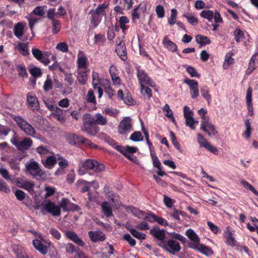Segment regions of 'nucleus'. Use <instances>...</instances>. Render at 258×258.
Returning a JSON list of instances; mask_svg holds the SVG:
<instances>
[{"label":"nucleus","instance_id":"obj_60","mask_svg":"<svg viewBox=\"0 0 258 258\" xmlns=\"http://www.w3.org/2000/svg\"><path fill=\"white\" fill-rule=\"evenodd\" d=\"M30 74L34 77H38L41 76L42 72L39 68L34 67L29 70Z\"/></svg>","mask_w":258,"mask_h":258},{"label":"nucleus","instance_id":"obj_62","mask_svg":"<svg viewBox=\"0 0 258 258\" xmlns=\"http://www.w3.org/2000/svg\"><path fill=\"white\" fill-rule=\"evenodd\" d=\"M171 14L170 19L168 20V23L170 25H173L176 23V17H177V11L174 9H172L171 10Z\"/></svg>","mask_w":258,"mask_h":258},{"label":"nucleus","instance_id":"obj_47","mask_svg":"<svg viewBox=\"0 0 258 258\" xmlns=\"http://www.w3.org/2000/svg\"><path fill=\"white\" fill-rule=\"evenodd\" d=\"M103 190L106 197L110 199L112 203H114V198L115 195L110 190L109 187L108 185H106L103 188Z\"/></svg>","mask_w":258,"mask_h":258},{"label":"nucleus","instance_id":"obj_63","mask_svg":"<svg viewBox=\"0 0 258 258\" xmlns=\"http://www.w3.org/2000/svg\"><path fill=\"white\" fill-rule=\"evenodd\" d=\"M156 13L159 18H162L165 16V10L162 6L158 5L155 9Z\"/></svg>","mask_w":258,"mask_h":258},{"label":"nucleus","instance_id":"obj_30","mask_svg":"<svg viewBox=\"0 0 258 258\" xmlns=\"http://www.w3.org/2000/svg\"><path fill=\"white\" fill-rule=\"evenodd\" d=\"M101 207L105 216L109 218L113 216L112 207L108 202H103Z\"/></svg>","mask_w":258,"mask_h":258},{"label":"nucleus","instance_id":"obj_24","mask_svg":"<svg viewBox=\"0 0 258 258\" xmlns=\"http://www.w3.org/2000/svg\"><path fill=\"white\" fill-rule=\"evenodd\" d=\"M151 156L152 157L154 167L157 168L158 169L157 172V174L161 176H163L165 175H166L165 172L162 170L161 163L159 160L158 159L157 156L152 152L151 153Z\"/></svg>","mask_w":258,"mask_h":258},{"label":"nucleus","instance_id":"obj_26","mask_svg":"<svg viewBox=\"0 0 258 258\" xmlns=\"http://www.w3.org/2000/svg\"><path fill=\"white\" fill-rule=\"evenodd\" d=\"M89 70H77V78L78 81L82 85L86 84L87 80V74Z\"/></svg>","mask_w":258,"mask_h":258},{"label":"nucleus","instance_id":"obj_46","mask_svg":"<svg viewBox=\"0 0 258 258\" xmlns=\"http://www.w3.org/2000/svg\"><path fill=\"white\" fill-rule=\"evenodd\" d=\"M234 62V59L231 57V54L230 53L227 54L225 56V59L223 64V67L224 69L228 68L230 65L233 63Z\"/></svg>","mask_w":258,"mask_h":258},{"label":"nucleus","instance_id":"obj_20","mask_svg":"<svg viewBox=\"0 0 258 258\" xmlns=\"http://www.w3.org/2000/svg\"><path fill=\"white\" fill-rule=\"evenodd\" d=\"M115 51L121 59L124 61L127 59V51L123 42L119 41V43L117 44Z\"/></svg>","mask_w":258,"mask_h":258},{"label":"nucleus","instance_id":"obj_8","mask_svg":"<svg viewBox=\"0 0 258 258\" xmlns=\"http://www.w3.org/2000/svg\"><path fill=\"white\" fill-rule=\"evenodd\" d=\"M25 26L26 23L19 22L14 25L13 28V33L15 37L22 41H25L28 39V36L25 35Z\"/></svg>","mask_w":258,"mask_h":258},{"label":"nucleus","instance_id":"obj_28","mask_svg":"<svg viewBox=\"0 0 258 258\" xmlns=\"http://www.w3.org/2000/svg\"><path fill=\"white\" fill-rule=\"evenodd\" d=\"M66 235L68 238L74 241L75 243L79 246H83L84 243L82 239H81L78 235L73 231L68 230L66 232Z\"/></svg>","mask_w":258,"mask_h":258},{"label":"nucleus","instance_id":"obj_61","mask_svg":"<svg viewBox=\"0 0 258 258\" xmlns=\"http://www.w3.org/2000/svg\"><path fill=\"white\" fill-rule=\"evenodd\" d=\"M186 71L191 77L200 78V75L198 73L196 70L192 67L188 66L186 68Z\"/></svg>","mask_w":258,"mask_h":258},{"label":"nucleus","instance_id":"obj_21","mask_svg":"<svg viewBox=\"0 0 258 258\" xmlns=\"http://www.w3.org/2000/svg\"><path fill=\"white\" fill-rule=\"evenodd\" d=\"M88 235L90 239L94 242L103 241L105 239V234L100 231H90Z\"/></svg>","mask_w":258,"mask_h":258},{"label":"nucleus","instance_id":"obj_54","mask_svg":"<svg viewBox=\"0 0 258 258\" xmlns=\"http://www.w3.org/2000/svg\"><path fill=\"white\" fill-rule=\"evenodd\" d=\"M141 92L143 96H147L148 98H150L152 96L151 89L145 85L141 86Z\"/></svg>","mask_w":258,"mask_h":258},{"label":"nucleus","instance_id":"obj_10","mask_svg":"<svg viewBox=\"0 0 258 258\" xmlns=\"http://www.w3.org/2000/svg\"><path fill=\"white\" fill-rule=\"evenodd\" d=\"M33 245L40 253L44 255L47 253L51 243L44 240L34 239L33 240Z\"/></svg>","mask_w":258,"mask_h":258},{"label":"nucleus","instance_id":"obj_56","mask_svg":"<svg viewBox=\"0 0 258 258\" xmlns=\"http://www.w3.org/2000/svg\"><path fill=\"white\" fill-rule=\"evenodd\" d=\"M17 70L19 72V75L22 77H27L28 74L25 67L23 64H20L17 66Z\"/></svg>","mask_w":258,"mask_h":258},{"label":"nucleus","instance_id":"obj_55","mask_svg":"<svg viewBox=\"0 0 258 258\" xmlns=\"http://www.w3.org/2000/svg\"><path fill=\"white\" fill-rule=\"evenodd\" d=\"M52 24V33L53 34H57L61 29V24L59 20H53Z\"/></svg>","mask_w":258,"mask_h":258},{"label":"nucleus","instance_id":"obj_43","mask_svg":"<svg viewBox=\"0 0 258 258\" xmlns=\"http://www.w3.org/2000/svg\"><path fill=\"white\" fill-rule=\"evenodd\" d=\"M107 6L105 4L99 5L95 10H92L91 11L95 13L102 16L105 15L104 11L107 8Z\"/></svg>","mask_w":258,"mask_h":258},{"label":"nucleus","instance_id":"obj_11","mask_svg":"<svg viewBox=\"0 0 258 258\" xmlns=\"http://www.w3.org/2000/svg\"><path fill=\"white\" fill-rule=\"evenodd\" d=\"M88 59L82 50H79L77 55V70H89L88 69Z\"/></svg>","mask_w":258,"mask_h":258},{"label":"nucleus","instance_id":"obj_42","mask_svg":"<svg viewBox=\"0 0 258 258\" xmlns=\"http://www.w3.org/2000/svg\"><path fill=\"white\" fill-rule=\"evenodd\" d=\"M129 22L128 18L126 16H121L119 18L118 23L123 32L127 29L125 24H128Z\"/></svg>","mask_w":258,"mask_h":258},{"label":"nucleus","instance_id":"obj_49","mask_svg":"<svg viewBox=\"0 0 258 258\" xmlns=\"http://www.w3.org/2000/svg\"><path fill=\"white\" fill-rule=\"evenodd\" d=\"M226 238V243L227 244L230 246H235L236 244V241L233 236L232 233L229 231L225 236Z\"/></svg>","mask_w":258,"mask_h":258},{"label":"nucleus","instance_id":"obj_34","mask_svg":"<svg viewBox=\"0 0 258 258\" xmlns=\"http://www.w3.org/2000/svg\"><path fill=\"white\" fill-rule=\"evenodd\" d=\"M139 214L144 216V219L150 222L153 223L156 221L157 216L153 213H146L144 211H139Z\"/></svg>","mask_w":258,"mask_h":258},{"label":"nucleus","instance_id":"obj_12","mask_svg":"<svg viewBox=\"0 0 258 258\" xmlns=\"http://www.w3.org/2000/svg\"><path fill=\"white\" fill-rule=\"evenodd\" d=\"M108 143L111 145H114V148L124 155H126V154H133L138 151V148L137 147H130L128 146L123 147L120 145H116L115 142L113 140L109 139Z\"/></svg>","mask_w":258,"mask_h":258},{"label":"nucleus","instance_id":"obj_9","mask_svg":"<svg viewBox=\"0 0 258 258\" xmlns=\"http://www.w3.org/2000/svg\"><path fill=\"white\" fill-rule=\"evenodd\" d=\"M26 168L30 174L34 177L40 175L42 173L39 165L33 159L26 164Z\"/></svg>","mask_w":258,"mask_h":258},{"label":"nucleus","instance_id":"obj_48","mask_svg":"<svg viewBox=\"0 0 258 258\" xmlns=\"http://www.w3.org/2000/svg\"><path fill=\"white\" fill-rule=\"evenodd\" d=\"M185 119L186 125L190 127L191 129L194 130L196 128L195 124H198V121L195 120L192 116L186 117Z\"/></svg>","mask_w":258,"mask_h":258},{"label":"nucleus","instance_id":"obj_38","mask_svg":"<svg viewBox=\"0 0 258 258\" xmlns=\"http://www.w3.org/2000/svg\"><path fill=\"white\" fill-rule=\"evenodd\" d=\"M57 160H58V164L60 168L56 171L55 174H58L60 170H63L69 165L68 161L64 158L62 157H58Z\"/></svg>","mask_w":258,"mask_h":258},{"label":"nucleus","instance_id":"obj_3","mask_svg":"<svg viewBox=\"0 0 258 258\" xmlns=\"http://www.w3.org/2000/svg\"><path fill=\"white\" fill-rule=\"evenodd\" d=\"M11 142L18 150L22 151L29 149L33 143L32 140L29 138H25L22 141H19L16 132H14L13 137L11 139Z\"/></svg>","mask_w":258,"mask_h":258},{"label":"nucleus","instance_id":"obj_31","mask_svg":"<svg viewBox=\"0 0 258 258\" xmlns=\"http://www.w3.org/2000/svg\"><path fill=\"white\" fill-rule=\"evenodd\" d=\"M194 249L200 251L207 256H210L213 254V251L210 247L201 243Z\"/></svg>","mask_w":258,"mask_h":258},{"label":"nucleus","instance_id":"obj_33","mask_svg":"<svg viewBox=\"0 0 258 258\" xmlns=\"http://www.w3.org/2000/svg\"><path fill=\"white\" fill-rule=\"evenodd\" d=\"M89 14L91 15L90 20L91 24L94 28L97 27L101 21V16L97 15L92 11L89 12Z\"/></svg>","mask_w":258,"mask_h":258},{"label":"nucleus","instance_id":"obj_37","mask_svg":"<svg viewBox=\"0 0 258 258\" xmlns=\"http://www.w3.org/2000/svg\"><path fill=\"white\" fill-rule=\"evenodd\" d=\"M17 48L23 55H27L29 54L28 43H24L20 42L18 43Z\"/></svg>","mask_w":258,"mask_h":258},{"label":"nucleus","instance_id":"obj_39","mask_svg":"<svg viewBox=\"0 0 258 258\" xmlns=\"http://www.w3.org/2000/svg\"><path fill=\"white\" fill-rule=\"evenodd\" d=\"M127 229L131 232L132 235L137 239L143 240L145 239L146 237L145 234L140 232L134 228H127Z\"/></svg>","mask_w":258,"mask_h":258},{"label":"nucleus","instance_id":"obj_1","mask_svg":"<svg viewBox=\"0 0 258 258\" xmlns=\"http://www.w3.org/2000/svg\"><path fill=\"white\" fill-rule=\"evenodd\" d=\"M83 125L82 131L89 135L96 136L99 131V127L95 123V118L90 114H85L83 116Z\"/></svg>","mask_w":258,"mask_h":258},{"label":"nucleus","instance_id":"obj_44","mask_svg":"<svg viewBox=\"0 0 258 258\" xmlns=\"http://www.w3.org/2000/svg\"><path fill=\"white\" fill-rule=\"evenodd\" d=\"M95 123L97 124L104 125L107 123V119L102 116L100 113L96 114V118H95Z\"/></svg>","mask_w":258,"mask_h":258},{"label":"nucleus","instance_id":"obj_16","mask_svg":"<svg viewBox=\"0 0 258 258\" xmlns=\"http://www.w3.org/2000/svg\"><path fill=\"white\" fill-rule=\"evenodd\" d=\"M132 119L129 117H124L119 123L118 126L119 134L123 135L130 131L132 128Z\"/></svg>","mask_w":258,"mask_h":258},{"label":"nucleus","instance_id":"obj_32","mask_svg":"<svg viewBox=\"0 0 258 258\" xmlns=\"http://www.w3.org/2000/svg\"><path fill=\"white\" fill-rule=\"evenodd\" d=\"M56 158L54 156L48 157L45 160H42V163L46 168L51 169L56 163Z\"/></svg>","mask_w":258,"mask_h":258},{"label":"nucleus","instance_id":"obj_22","mask_svg":"<svg viewBox=\"0 0 258 258\" xmlns=\"http://www.w3.org/2000/svg\"><path fill=\"white\" fill-rule=\"evenodd\" d=\"M27 102L29 105L33 108V110H38L39 108V103L35 94L30 92L27 95Z\"/></svg>","mask_w":258,"mask_h":258},{"label":"nucleus","instance_id":"obj_27","mask_svg":"<svg viewBox=\"0 0 258 258\" xmlns=\"http://www.w3.org/2000/svg\"><path fill=\"white\" fill-rule=\"evenodd\" d=\"M162 43L165 48L171 52H176L177 47L175 43L171 41L167 36H165L163 39Z\"/></svg>","mask_w":258,"mask_h":258},{"label":"nucleus","instance_id":"obj_59","mask_svg":"<svg viewBox=\"0 0 258 258\" xmlns=\"http://www.w3.org/2000/svg\"><path fill=\"white\" fill-rule=\"evenodd\" d=\"M47 17L51 20L52 21H53V20H56L54 18H57V16L54 8L49 9L47 11Z\"/></svg>","mask_w":258,"mask_h":258},{"label":"nucleus","instance_id":"obj_6","mask_svg":"<svg viewBox=\"0 0 258 258\" xmlns=\"http://www.w3.org/2000/svg\"><path fill=\"white\" fill-rule=\"evenodd\" d=\"M32 53L33 56L40 62L44 65H47L50 62L49 57L51 55L50 51L42 52L38 48H33L32 49Z\"/></svg>","mask_w":258,"mask_h":258},{"label":"nucleus","instance_id":"obj_51","mask_svg":"<svg viewBox=\"0 0 258 258\" xmlns=\"http://www.w3.org/2000/svg\"><path fill=\"white\" fill-rule=\"evenodd\" d=\"M170 136L172 144L180 153H181L182 150L181 149V147L178 143L175 134L173 132L171 131L170 132Z\"/></svg>","mask_w":258,"mask_h":258},{"label":"nucleus","instance_id":"obj_13","mask_svg":"<svg viewBox=\"0 0 258 258\" xmlns=\"http://www.w3.org/2000/svg\"><path fill=\"white\" fill-rule=\"evenodd\" d=\"M185 235L192 241L189 243L188 247L194 249L200 244V237L192 229H187L185 232Z\"/></svg>","mask_w":258,"mask_h":258},{"label":"nucleus","instance_id":"obj_58","mask_svg":"<svg viewBox=\"0 0 258 258\" xmlns=\"http://www.w3.org/2000/svg\"><path fill=\"white\" fill-rule=\"evenodd\" d=\"M52 80L47 76V79L44 83L43 89L45 92L48 91L52 88Z\"/></svg>","mask_w":258,"mask_h":258},{"label":"nucleus","instance_id":"obj_35","mask_svg":"<svg viewBox=\"0 0 258 258\" xmlns=\"http://www.w3.org/2000/svg\"><path fill=\"white\" fill-rule=\"evenodd\" d=\"M196 41L201 45H205L211 43V40L208 37L198 35L196 36Z\"/></svg>","mask_w":258,"mask_h":258},{"label":"nucleus","instance_id":"obj_17","mask_svg":"<svg viewBox=\"0 0 258 258\" xmlns=\"http://www.w3.org/2000/svg\"><path fill=\"white\" fill-rule=\"evenodd\" d=\"M201 130L207 133L209 136H215L217 134L215 126L210 121L209 119L206 120H202Z\"/></svg>","mask_w":258,"mask_h":258},{"label":"nucleus","instance_id":"obj_2","mask_svg":"<svg viewBox=\"0 0 258 258\" xmlns=\"http://www.w3.org/2000/svg\"><path fill=\"white\" fill-rule=\"evenodd\" d=\"M104 164L99 163L97 161L93 159L86 160L83 163L82 167L78 170V173L80 175L85 174L87 170H93L95 172L98 173L104 170Z\"/></svg>","mask_w":258,"mask_h":258},{"label":"nucleus","instance_id":"obj_40","mask_svg":"<svg viewBox=\"0 0 258 258\" xmlns=\"http://www.w3.org/2000/svg\"><path fill=\"white\" fill-rule=\"evenodd\" d=\"M200 16L207 19L209 21L212 22L213 19L214 13L212 11L204 10L201 12Z\"/></svg>","mask_w":258,"mask_h":258},{"label":"nucleus","instance_id":"obj_4","mask_svg":"<svg viewBox=\"0 0 258 258\" xmlns=\"http://www.w3.org/2000/svg\"><path fill=\"white\" fill-rule=\"evenodd\" d=\"M14 119L26 135L31 137H34L35 135L36 131L34 127L23 117L20 116H15Z\"/></svg>","mask_w":258,"mask_h":258},{"label":"nucleus","instance_id":"obj_29","mask_svg":"<svg viewBox=\"0 0 258 258\" xmlns=\"http://www.w3.org/2000/svg\"><path fill=\"white\" fill-rule=\"evenodd\" d=\"M109 74L111 77L113 84L115 85L119 84L120 80L118 76V70L115 66L112 65L110 67Z\"/></svg>","mask_w":258,"mask_h":258},{"label":"nucleus","instance_id":"obj_7","mask_svg":"<svg viewBox=\"0 0 258 258\" xmlns=\"http://www.w3.org/2000/svg\"><path fill=\"white\" fill-rule=\"evenodd\" d=\"M41 205L45 211L50 213L53 216L57 217L61 214L59 205H57L50 200L42 202Z\"/></svg>","mask_w":258,"mask_h":258},{"label":"nucleus","instance_id":"obj_23","mask_svg":"<svg viewBox=\"0 0 258 258\" xmlns=\"http://www.w3.org/2000/svg\"><path fill=\"white\" fill-rule=\"evenodd\" d=\"M150 233L158 239L160 242L165 241L164 238L165 237V232L164 230H161L157 226L154 227L150 231Z\"/></svg>","mask_w":258,"mask_h":258},{"label":"nucleus","instance_id":"obj_18","mask_svg":"<svg viewBox=\"0 0 258 258\" xmlns=\"http://www.w3.org/2000/svg\"><path fill=\"white\" fill-rule=\"evenodd\" d=\"M197 139L198 142L201 146L204 147L215 155L218 154L217 148L216 147L212 146L210 143H209L202 135L198 134Z\"/></svg>","mask_w":258,"mask_h":258},{"label":"nucleus","instance_id":"obj_5","mask_svg":"<svg viewBox=\"0 0 258 258\" xmlns=\"http://www.w3.org/2000/svg\"><path fill=\"white\" fill-rule=\"evenodd\" d=\"M158 245L172 254H174L181 249L179 243L173 239L159 242Z\"/></svg>","mask_w":258,"mask_h":258},{"label":"nucleus","instance_id":"obj_14","mask_svg":"<svg viewBox=\"0 0 258 258\" xmlns=\"http://www.w3.org/2000/svg\"><path fill=\"white\" fill-rule=\"evenodd\" d=\"M184 83L189 86L191 98L196 99L199 95L198 82L195 80L186 79L184 80Z\"/></svg>","mask_w":258,"mask_h":258},{"label":"nucleus","instance_id":"obj_50","mask_svg":"<svg viewBox=\"0 0 258 258\" xmlns=\"http://www.w3.org/2000/svg\"><path fill=\"white\" fill-rule=\"evenodd\" d=\"M92 85L94 89H95L97 86L100 84V80L99 77V74L96 72H92Z\"/></svg>","mask_w":258,"mask_h":258},{"label":"nucleus","instance_id":"obj_52","mask_svg":"<svg viewBox=\"0 0 258 258\" xmlns=\"http://www.w3.org/2000/svg\"><path fill=\"white\" fill-rule=\"evenodd\" d=\"M234 35L235 41L239 42L244 37V32L240 29H236L234 32Z\"/></svg>","mask_w":258,"mask_h":258},{"label":"nucleus","instance_id":"obj_36","mask_svg":"<svg viewBox=\"0 0 258 258\" xmlns=\"http://www.w3.org/2000/svg\"><path fill=\"white\" fill-rule=\"evenodd\" d=\"M86 101L88 103H91L94 105H96L97 104L96 97L94 95V93L92 89H89L87 92L86 95Z\"/></svg>","mask_w":258,"mask_h":258},{"label":"nucleus","instance_id":"obj_64","mask_svg":"<svg viewBox=\"0 0 258 258\" xmlns=\"http://www.w3.org/2000/svg\"><path fill=\"white\" fill-rule=\"evenodd\" d=\"M34 184L32 181H24L20 186L27 190L30 191L33 190Z\"/></svg>","mask_w":258,"mask_h":258},{"label":"nucleus","instance_id":"obj_53","mask_svg":"<svg viewBox=\"0 0 258 258\" xmlns=\"http://www.w3.org/2000/svg\"><path fill=\"white\" fill-rule=\"evenodd\" d=\"M56 49L63 53L68 52L69 51L68 45L64 42L58 43L56 46Z\"/></svg>","mask_w":258,"mask_h":258},{"label":"nucleus","instance_id":"obj_15","mask_svg":"<svg viewBox=\"0 0 258 258\" xmlns=\"http://www.w3.org/2000/svg\"><path fill=\"white\" fill-rule=\"evenodd\" d=\"M137 77L141 86L147 85L151 87L155 86V83L151 80L145 72L138 69Z\"/></svg>","mask_w":258,"mask_h":258},{"label":"nucleus","instance_id":"obj_25","mask_svg":"<svg viewBox=\"0 0 258 258\" xmlns=\"http://www.w3.org/2000/svg\"><path fill=\"white\" fill-rule=\"evenodd\" d=\"M82 136L78 135L74 133H70L66 135L67 141L72 145H76L82 142Z\"/></svg>","mask_w":258,"mask_h":258},{"label":"nucleus","instance_id":"obj_19","mask_svg":"<svg viewBox=\"0 0 258 258\" xmlns=\"http://www.w3.org/2000/svg\"><path fill=\"white\" fill-rule=\"evenodd\" d=\"M60 208H62L64 212L74 211L78 209V206L70 202L65 198L61 199L59 202Z\"/></svg>","mask_w":258,"mask_h":258},{"label":"nucleus","instance_id":"obj_41","mask_svg":"<svg viewBox=\"0 0 258 258\" xmlns=\"http://www.w3.org/2000/svg\"><path fill=\"white\" fill-rule=\"evenodd\" d=\"M201 93L203 97L210 103L211 101V96L209 94V89L207 86H203L201 89Z\"/></svg>","mask_w":258,"mask_h":258},{"label":"nucleus","instance_id":"obj_45","mask_svg":"<svg viewBox=\"0 0 258 258\" xmlns=\"http://www.w3.org/2000/svg\"><path fill=\"white\" fill-rule=\"evenodd\" d=\"M130 139L134 142H139L142 141L144 138L140 132L136 131L131 135Z\"/></svg>","mask_w":258,"mask_h":258},{"label":"nucleus","instance_id":"obj_57","mask_svg":"<svg viewBox=\"0 0 258 258\" xmlns=\"http://www.w3.org/2000/svg\"><path fill=\"white\" fill-rule=\"evenodd\" d=\"M32 14L37 15L39 17H42L45 14L44 8L42 6L36 7L32 11Z\"/></svg>","mask_w":258,"mask_h":258}]
</instances>
